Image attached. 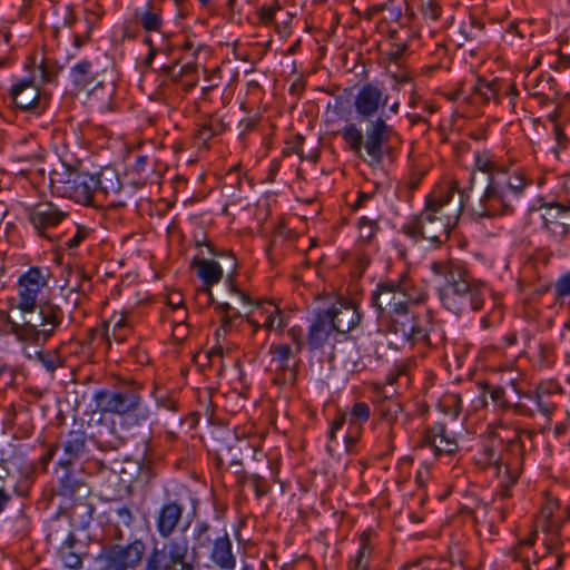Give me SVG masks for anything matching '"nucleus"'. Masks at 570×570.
Wrapping results in <instances>:
<instances>
[{"instance_id": "f257e3e1", "label": "nucleus", "mask_w": 570, "mask_h": 570, "mask_svg": "<svg viewBox=\"0 0 570 570\" xmlns=\"http://www.w3.org/2000/svg\"><path fill=\"white\" fill-rule=\"evenodd\" d=\"M387 102L389 95L383 88L371 82L363 85L354 98V108L358 119L367 121L365 131L354 122L346 124L340 131L353 153L364 149L371 166L381 165L385 156L392 155L391 141L399 137L383 110Z\"/></svg>"}, {"instance_id": "f03ea898", "label": "nucleus", "mask_w": 570, "mask_h": 570, "mask_svg": "<svg viewBox=\"0 0 570 570\" xmlns=\"http://www.w3.org/2000/svg\"><path fill=\"white\" fill-rule=\"evenodd\" d=\"M456 191L460 193L456 180L432 191L426 196L422 212L409 217L401 232L414 243L425 239L431 246L440 247L449 239L463 210L462 199L453 202Z\"/></svg>"}, {"instance_id": "7ed1b4c3", "label": "nucleus", "mask_w": 570, "mask_h": 570, "mask_svg": "<svg viewBox=\"0 0 570 570\" xmlns=\"http://www.w3.org/2000/svg\"><path fill=\"white\" fill-rule=\"evenodd\" d=\"M431 271L444 281L439 287V297L448 311L461 315L466 309L478 312L483 308L485 294L491 289L484 281L475 278L462 263L433 262Z\"/></svg>"}, {"instance_id": "20e7f679", "label": "nucleus", "mask_w": 570, "mask_h": 570, "mask_svg": "<svg viewBox=\"0 0 570 570\" xmlns=\"http://www.w3.org/2000/svg\"><path fill=\"white\" fill-rule=\"evenodd\" d=\"M529 185L519 173L491 176L479 200L471 206L473 215L479 218L512 215Z\"/></svg>"}, {"instance_id": "39448f33", "label": "nucleus", "mask_w": 570, "mask_h": 570, "mask_svg": "<svg viewBox=\"0 0 570 570\" xmlns=\"http://www.w3.org/2000/svg\"><path fill=\"white\" fill-rule=\"evenodd\" d=\"M65 321L63 308L48 298L40 301L30 312L23 313L22 323L9 321V327L18 341L45 345L63 327Z\"/></svg>"}, {"instance_id": "423d86ee", "label": "nucleus", "mask_w": 570, "mask_h": 570, "mask_svg": "<svg viewBox=\"0 0 570 570\" xmlns=\"http://www.w3.org/2000/svg\"><path fill=\"white\" fill-rule=\"evenodd\" d=\"M425 293L414 285L406 273L397 279H384L376 284L370 295V305L375 309L377 318L390 316L403 311L405 305L424 302Z\"/></svg>"}, {"instance_id": "0eeeda50", "label": "nucleus", "mask_w": 570, "mask_h": 570, "mask_svg": "<svg viewBox=\"0 0 570 570\" xmlns=\"http://www.w3.org/2000/svg\"><path fill=\"white\" fill-rule=\"evenodd\" d=\"M50 186L57 195L78 204L90 205L96 194L92 174L67 167L63 171L50 175Z\"/></svg>"}, {"instance_id": "6e6552de", "label": "nucleus", "mask_w": 570, "mask_h": 570, "mask_svg": "<svg viewBox=\"0 0 570 570\" xmlns=\"http://www.w3.org/2000/svg\"><path fill=\"white\" fill-rule=\"evenodd\" d=\"M195 560L189 553L185 538H169L160 548L155 547L144 566V570H195Z\"/></svg>"}, {"instance_id": "1a4fd4ad", "label": "nucleus", "mask_w": 570, "mask_h": 570, "mask_svg": "<svg viewBox=\"0 0 570 570\" xmlns=\"http://www.w3.org/2000/svg\"><path fill=\"white\" fill-rule=\"evenodd\" d=\"M146 552V543L135 539L127 544L114 543L101 549L97 557L99 570H135Z\"/></svg>"}, {"instance_id": "9d476101", "label": "nucleus", "mask_w": 570, "mask_h": 570, "mask_svg": "<svg viewBox=\"0 0 570 570\" xmlns=\"http://www.w3.org/2000/svg\"><path fill=\"white\" fill-rule=\"evenodd\" d=\"M140 392V385L132 382L114 390L96 391L92 400L100 412L120 416L144 401Z\"/></svg>"}, {"instance_id": "9b49d317", "label": "nucleus", "mask_w": 570, "mask_h": 570, "mask_svg": "<svg viewBox=\"0 0 570 570\" xmlns=\"http://www.w3.org/2000/svg\"><path fill=\"white\" fill-rule=\"evenodd\" d=\"M8 96L16 109L33 116H40L48 107V98L42 95L35 79L26 77L12 83Z\"/></svg>"}, {"instance_id": "f8f14e48", "label": "nucleus", "mask_w": 570, "mask_h": 570, "mask_svg": "<svg viewBox=\"0 0 570 570\" xmlns=\"http://www.w3.org/2000/svg\"><path fill=\"white\" fill-rule=\"evenodd\" d=\"M50 271L48 267L32 266L23 273L17 283L18 304L17 308L23 314L36 308L39 304L38 296L43 287L48 285Z\"/></svg>"}, {"instance_id": "ddd939ff", "label": "nucleus", "mask_w": 570, "mask_h": 570, "mask_svg": "<svg viewBox=\"0 0 570 570\" xmlns=\"http://www.w3.org/2000/svg\"><path fill=\"white\" fill-rule=\"evenodd\" d=\"M540 213L541 228L556 242L570 234V205L559 202H542L535 209Z\"/></svg>"}, {"instance_id": "4468645a", "label": "nucleus", "mask_w": 570, "mask_h": 570, "mask_svg": "<svg viewBox=\"0 0 570 570\" xmlns=\"http://www.w3.org/2000/svg\"><path fill=\"white\" fill-rule=\"evenodd\" d=\"M28 220L37 234L51 243L61 239V235L49 234V229L58 226L69 217V212L61 209L51 202H41L28 208Z\"/></svg>"}, {"instance_id": "2eb2a0df", "label": "nucleus", "mask_w": 570, "mask_h": 570, "mask_svg": "<svg viewBox=\"0 0 570 570\" xmlns=\"http://www.w3.org/2000/svg\"><path fill=\"white\" fill-rule=\"evenodd\" d=\"M328 313L332 326L335 330V341L342 342L348 338L357 341V336L351 334L361 323L362 313L355 306L337 302L324 309Z\"/></svg>"}, {"instance_id": "dca6fc26", "label": "nucleus", "mask_w": 570, "mask_h": 570, "mask_svg": "<svg viewBox=\"0 0 570 570\" xmlns=\"http://www.w3.org/2000/svg\"><path fill=\"white\" fill-rule=\"evenodd\" d=\"M422 444L430 449L435 458H452L460 451L456 439L448 432L446 425L442 422H435L424 430Z\"/></svg>"}, {"instance_id": "f3484780", "label": "nucleus", "mask_w": 570, "mask_h": 570, "mask_svg": "<svg viewBox=\"0 0 570 570\" xmlns=\"http://www.w3.org/2000/svg\"><path fill=\"white\" fill-rule=\"evenodd\" d=\"M86 433L82 430L70 431L60 442L59 445L49 450L46 460H51L58 448L62 449V455L58 461L60 468H71L86 450Z\"/></svg>"}, {"instance_id": "a211bd4d", "label": "nucleus", "mask_w": 570, "mask_h": 570, "mask_svg": "<svg viewBox=\"0 0 570 570\" xmlns=\"http://www.w3.org/2000/svg\"><path fill=\"white\" fill-rule=\"evenodd\" d=\"M185 507L177 500H166L155 513V528L163 539H169L177 530Z\"/></svg>"}, {"instance_id": "6ab92c4d", "label": "nucleus", "mask_w": 570, "mask_h": 570, "mask_svg": "<svg viewBox=\"0 0 570 570\" xmlns=\"http://www.w3.org/2000/svg\"><path fill=\"white\" fill-rule=\"evenodd\" d=\"M332 336L335 337V330L332 326L328 313L324 309H317L314 313L306 337L309 350H322Z\"/></svg>"}, {"instance_id": "aec40b11", "label": "nucleus", "mask_w": 570, "mask_h": 570, "mask_svg": "<svg viewBox=\"0 0 570 570\" xmlns=\"http://www.w3.org/2000/svg\"><path fill=\"white\" fill-rule=\"evenodd\" d=\"M370 416L371 407L366 402L354 403L350 412H338L330 424L327 434L328 442L326 445L327 452L333 453L334 449L332 444L337 440L336 433L346 424V421L364 424L368 421Z\"/></svg>"}, {"instance_id": "412c9836", "label": "nucleus", "mask_w": 570, "mask_h": 570, "mask_svg": "<svg viewBox=\"0 0 570 570\" xmlns=\"http://www.w3.org/2000/svg\"><path fill=\"white\" fill-rule=\"evenodd\" d=\"M209 561L220 570H235L236 556L233 552V542L226 529L215 535L214 544L209 548Z\"/></svg>"}, {"instance_id": "4be33fe9", "label": "nucleus", "mask_w": 570, "mask_h": 570, "mask_svg": "<svg viewBox=\"0 0 570 570\" xmlns=\"http://www.w3.org/2000/svg\"><path fill=\"white\" fill-rule=\"evenodd\" d=\"M92 439L98 449L102 451L118 450L128 441V433H124L119 424L115 421L99 422Z\"/></svg>"}, {"instance_id": "5701e85b", "label": "nucleus", "mask_w": 570, "mask_h": 570, "mask_svg": "<svg viewBox=\"0 0 570 570\" xmlns=\"http://www.w3.org/2000/svg\"><path fill=\"white\" fill-rule=\"evenodd\" d=\"M268 353L271 355V366L275 372L284 375L283 382L296 380L295 366L292 361L296 354L288 344H272Z\"/></svg>"}, {"instance_id": "b1692460", "label": "nucleus", "mask_w": 570, "mask_h": 570, "mask_svg": "<svg viewBox=\"0 0 570 570\" xmlns=\"http://www.w3.org/2000/svg\"><path fill=\"white\" fill-rule=\"evenodd\" d=\"M395 390L390 392L384 389L382 391L383 400L377 405L381 420L390 425L387 431V439L390 443L394 438L393 424L397 423L402 419H404V422L407 420V414L404 413L402 403L395 399H392Z\"/></svg>"}, {"instance_id": "393cba45", "label": "nucleus", "mask_w": 570, "mask_h": 570, "mask_svg": "<svg viewBox=\"0 0 570 570\" xmlns=\"http://www.w3.org/2000/svg\"><path fill=\"white\" fill-rule=\"evenodd\" d=\"M58 557L63 567L70 570L82 568L83 559L88 556V544L76 535L57 547Z\"/></svg>"}, {"instance_id": "a878e982", "label": "nucleus", "mask_w": 570, "mask_h": 570, "mask_svg": "<svg viewBox=\"0 0 570 570\" xmlns=\"http://www.w3.org/2000/svg\"><path fill=\"white\" fill-rule=\"evenodd\" d=\"M193 266L197 267V276L202 279L206 288L204 293L208 295L209 302H214L210 287L218 284L223 278V268L218 262L206 258L195 257Z\"/></svg>"}, {"instance_id": "bb28decb", "label": "nucleus", "mask_w": 570, "mask_h": 570, "mask_svg": "<svg viewBox=\"0 0 570 570\" xmlns=\"http://www.w3.org/2000/svg\"><path fill=\"white\" fill-rule=\"evenodd\" d=\"M71 518L68 513H58L47 524V541L58 547L75 537Z\"/></svg>"}, {"instance_id": "cd10ccee", "label": "nucleus", "mask_w": 570, "mask_h": 570, "mask_svg": "<svg viewBox=\"0 0 570 570\" xmlns=\"http://www.w3.org/2000/svg\"><path fill=\"white\" fill-rule=\"evenodd\" d=\"M112 328L109 331V324H105L102 331L99 328H90L88 331V344H91L98 335L104 336L108 342L112 338L117 343L126 341L127 335L130 333V325L124 314L114 315L110 320Z\"/></svg>"}, {"instance_id": "c85d7f7f", "label": "nucleus", "mask_w": 570, "mask_h": 570, "mask_svg": "<svg viewBox=\"0 0 570 570\" xmlns=\"http://www.w3.org/2000/svg\"><path fill=\"white\" fill-rule=\"evenodd\" d=\"M70 80L78 90H94L102 82L97 80L92 63L87 60H80L70 68Z\"/></svg>"}, {"instance_id": "c756f323", "label": "nucleus", "mask_w": 570, "mask_h": 570, "mask_svg": "<svg viewBox=\"0 0 570 570\" xmlns=\"http://www.w3.org/2000/svg\"><path fill=\"white\" fill-rule=\"evenodd\" d=\"M150 416L149 407L144 403H139L129 412L118 416V424L124 433H128V439L138 434V430L147 423Z\"/></svg>"}, {"instance_id": "7c9ffc66", "label": "nucleus", "mask_w": 570, "mask_h": 570, "mask_svg": "<svg viewBox=\"0 0 570 570\" xmlns=\"http://www.w3.org/2000/svg\"><path fill=\"white\" fill-rule=\"evenodd\" d=\"M548 119L553 126V135L557 142L553 151L558 155L559 150L566 148L569 141L570 111L563 107H557L556 110L548 116Z\"/></svg>"}, {"instance_id": "2f4dec72", "label": "nucleus", "mask_w": 570, "mask_h": 570, "mask_svg": "<svg viewBox=\"0 0 570 570\" xmlns=\"http://www.w3.org/2000/svg\"><path fill=\"white\" fill-rule=\"evenodd\" d=\"M62 474L58 478V493L70 499L85 497L89 489L87 484L77 478L71 468H61Z\"/></svg>"}, {"instance_id": "473e14b6", "label": "nucleus", "mask_w": 570, "mask_h": 570, "mask_svg": "<svg viewBox=\"0 0 570 570\" xmlns=\"http://www.w3.org/2000/svg\"><path fill=\"white\" fill-rule=\"evenodd\" d=\"M432 317L429 313L415 314L405 341L411 343H426L432 345L431 332L433 331Z\"/></svg>"}, {"instance_id": "72a5a7b5", "label": "nucleus", "mask_w": 570, "mask_h": 570, "mask_svg": "<svg viewBox=\"0 0 570 570\" xmlns=\"http://www.w3.org/2000/svg\"><path fill=\"white\" fill-rule=\"evenodd\" d=\"M77 279L75 287H63L61 292H67L65 297L67 299H72V304L75 307L79 306L82 302V298L87 297L88 294L92 291V282L91 276L83 268H76L72 273Z\"/></svg>"}, {"instance_id": "f704fd0d", "label": "nucleus", "mask_w": 570, "mask_h": 570, "mask_svg": "<svg viewBox=\"0 0 570 570\" xmlns=\"http://www.w3.org/2000/svg\"><path fill=\"white\" fill-rule=\"evenodd\" d=\"M471 95L474 99H479L483 104H489L491 100L500 102L502 96V81L493 79L491 81L479 77L471 89Z\"/></svg>"}, {"instance_id": "c9c22d12", "label": "nucleus", "mask_w": 570, "mask_h": 570, "mask_svg": "<svg viewBox=\"0 0 570 570\" xmlns=\"http://www.w3.org/2000/svg\"><path fill=\"white\" fill-rule=\"evenodd\" d=\"M135 17L146 32H163L161 10L156 0H149L145 9L136 11Z\"/></svg>"}, {"instance_id": "e433bc0d", "label": "nucleus", "mask_w": 570, "mask_h": 570, "mask_svg": "<svg viewBox=\"0 0 570 570\" xmlns=\"http://www.w3.org/2000/svg\"><path fill=\"white\" fill-rule=\"evenodd\" d=\"M372 530H365L360 537V548L354 557L348 561L350 570H368L373 553L371 543Z\"/></svg>"}, {"instance_id": "4c0bfd02", "label": "nucleus", "mask_w": 570, "mask_h": 570, "mask_svg": "<svg viewBox=\"0 0 570 570\" xmlns=\"http://www.w3.org/2000/svg\"><path fill=\"white\" fill-rule=\"evenodd\" d=\"M257 309L259 316L263 317V328L282 333L287 326V317L281 312L278 306L269 304L268 307L257 306Z\"/></svg>"}, {"instance_id": "58836bf2", "label": "nucleus", "mask_w": 570, "mask_h": 570, "mask_svg": "<svg viewBox=\"0 0 570 570\" xmlns=\"http://www.w3.org/2000/svg\"><path fill=\"white\" fill-rule=\"evenodd\" d=\"M96 185V193L109 195L111 193H119L121 183L117 173L111 168H102L98 173L92 174Z\"/></svg>"}, {"instance_id": "ea45409f", "label": "nucleus", "mask_w": 570, "mask_h": 570, "mask_svg": "<svg viewBox=\"0 0 570 570\" xmlns=\"http://www.w3.org/2000/svg\"><path fill=\"white\" fill-rule=\"evenodd\" d=\"M213 528L207 521H197L191 531L194 553L209 549L214 544Z\"/></svg>"}, {"instance_id": "a19ab883", "label": "nucleus", "mask_w": 570, "mask_h": 570, "mask_svg": "<svg viewBox=\"0 0 570 570\" xmlns=\"http://www.w3.org/2000/svg\"><path fill=\"white\" fill-rule=\"evenodd\" d=\"M411 305H405L403 311L395 312L392 315L387 316L389 318V331L395 334H400L403 338H405L409 327L413 322V318L416 313L411 312Z\"/></svg>"}, {"instance_id": "79ce46f5", "label": "nucleus", "mask_w": 570, "mask_h": 570, "mask_svg": "<svg viewBox=\"0 0 570 570\" xmlns=\"http://www.w3.org/2000/svg\"><path fill=\"white\" fill-rule=\"evenodd\" d=\"M216 309L220 317V327L216 330V336L226 335L232 330L234 321L240 317V312L229 303H217Z\"/></svg>"}, {"instance_id": "37998d69", "label": "nucleus", "mask_w": 570, "mask_h": 570, "mask_svg": "<svg viewBox=\"0 0 570 570\" xmlns=\"http://www.w3.org/2000/svg\"><path fill=\"white\" fill-rule=\"evenodd\" d=\"M554 299L570 309V271L563 273L553 284Z\"/></svg>"}, {"instance_id": "c03bdc74", "label": "nucleus", "mask_w": 570, "mask_h": 570, "mask_svg": "<svg viewBox=\"0 0 570 570\" xmlns=\"http://www.w3.org/2000/svg\"><path fill=\"white\" fill-rule=\"evenodd\" d=\"M153 396L159 409H164L174 413L179 410L178 399L174 392H169L163 387H155Z\"/></svg>"}, {"instance_id": "a18cd8bd", "label": "nucleus", "mask_w": 570, "mask_h": 570, "mask_svg": "<svg viewBox=\"0 0 570 570\" xmlns=\"http://www.w3.org/2000/svg\"><path fill=\"white\" fill-rule=\"evenodd\" d=\"M13 484L9 480V470L0 463V513L7 508L12 499Z\"/></svg>"}, {"instance_id": "49530a36", "label": "nucleus", "mask_w": 570, "mask_h": 570, "mask_svg": "<svg viewBox=\"0 0 570 570\" xmlns=\"http://www.w3.org/2000/svg\"><path fill=\"white\" fill-rule=\"evenodd\" d=\"M243 445L248 451L250 450L249 443L245 441H238L234 439L233 444H226L223 445L220 449L225 451L226 461L228 462L229 466H242V452H243Z\"/></svg>"}, {"instance_id": "de8ad7c7", "label": "nucleus", "mask_w": 570, "mask_h": 570, "mask_svg": "<svg viewBox=\"0 0 570 570\" xmlns=\"http://www.w3.org/2000/svg\"><path fill=\"white\" fill-rule=\"evenodd\" d=\"M149 442H150V439H146L142 441L144 452H142V458H141V462L139 463L138 474H137V479L144 483L150 482L151 479L155 476L153 462H151L150 458L148 456Z\"/></svg>"}, {"instance_id": "09e8293b", "label": "nucleus", "mask_w": 570, "mask_h": 570, "mask_svg": "<svg viewBox=\"0 0 570 570\" xmlns=\"http://www.w3.org/2000/svg\"><path fill=\"white\" fill-rule=\"evenodd\" d=\"M36 357L41 366L51 374L63 364L62 358L57 350L39 351L37 352Z\"/></svg>"}, {"instance_id": "8fccbe9b", "label": "nucleus", "mask_w": 570, "mask_h": 570, "mask_svg": "<svg viewBox=\"0 0 570 570\" xmlns=\"http://www.w3.org/2000/svg\"><path fill=\"white\" fill-rule=\"evenodd\" d=\"M440 410L452 419H458L462 411V399L459 394H449L439 403Z\"/></svg>"}, {"instance_id": "3c124183", "label": "nucleus", "mask_w": 570, "mask_h": 570, "mask_svg": "<svg viewBox=\"0 0 570 570\" xmlns=\"http://www.w3.org/2000/svg\"><path fill=\"white\" fill-rule=\"evenodd\" d=\"M474 165L479 171L487 175V179L493 175L508 174L507 171L499 170L495 163L485 153L475 155Z\"/></svg>"}, {"instance_id": "603ef678", "label": "nucleus", "mask_w": 570, "mask_h": 570, "mask_svg": "<svg viewBox=\"0 0 570 570\" xmlns=\"http://www.w3.org/2000/svg\"><path fill=\"white\" fill-rule=\"evenodd\" d=\"M73 227L75 233L71 237L65 240L61 238L59 240L62 243V247L68 250L77 249L90 234V228H88L87 226L73 224Z\"/></svg>"}, {"instance_id": "864d4df0", "label": "nucleus", "mask_w": 570, "mask_h": 570, "mask_svg": "<svg viewBox=\"0 0 570 570\" xmlns=\"http://www.w3.org/2000/svg\"><path fill=\"white\" fill-rule=\"evenodd\" d=\"M502 441L495 438L489 439L483 445V459L487 463L499 464L501 462L500 449Z\"/></svg>"}, {"instance_id": "5fc2aeb1", "label": "nucleus", "mask_w": 570, "mask_h": 570, "mask_svg": "<svg viewBox=\"0 0 570 570\" xmlns=\"http://www.w3.org/2000/svg\"><path fill=\"white\" fill-rule=\"evenodd\" d=\"M346 423L348 424V426L344 435V443L346 451L352 452L354 446L362 436L364 424L352 421H346Z\"/></svg>"}, {"instance_id": "6e6d98bb", "label": "nucleus", "mask_w": 570, "mask_h": 570, "mask_svg": "<svg viewBox=\"0 0 570 570\" xmlns=\"http://www.w3.org/2000/svg\"><path fill=\"white\" fill-rule=\"evenodd\" d=\"M360 238L364 242H370L379 229L377 223L365 216L358 219Z\"/></svg>"}, {"instance_id": "4d7b16f0", "label": "nucleus", "mask_w": 570, "mask_h": 570, "mask_svg": "<svg viewBox=\"0 0 570 570\" xmlns=\"http://www.w3.org/2000/svg\"><path fill=\"white\" fill-rule=\"evenodd\" d=\"M249 485L254 490L255 497L257 499L263 498L271 491V487L267 480L258 473L250 474Z\"/></svg>"}, {"instance_id": "13d9d810", "label": "nucleus", "mask_w": 570, "mask_h": 570, "mask_svg": "<svg viewBox=\"0 0 570 570\" xmlns=\"http://www.w3.org/2000/svg\"><path fill=\"white\" fill-rule=\"evenodd\" d=\"M525 396L535 402L539 412L546 417H550L556 410V405L551 402H546L540 392H535L533 395L527 394Z\"/></svg>"}, {"instance_id": "bf43d9fd", "label": "nucleus", "mask_w": 570, "mask_h": 570, "mask_svg": "<svg viewBox=\"0 0 570 570\" xmlns=\"http://www.w3.org/2000/svg\"><path fill=\"white\" fill-rule=\"evenodd\" d=\"M227 286L229 293L236 295L244 305H252V298L236 285V278L234 274L227 276Z\"/></svg>"}, {"instance_id": "052dcab7", "label": "nucleus", "mask_w": 570, "mask_h": 570, "mask_svg": "<svg viewBox=\"0 0 570 570\" xmlns=\"http://www.w3.org/2000/svg\"><path fill=\"white\" fill-rule=\"evenodd\" d=\"M422 14L432 21H436L441 16L440 6L433 0H428L421 4Z\"/></svg>"}, {"instance_id": "680f3d73", "label": "nucleus", "mask_w": 570, "mask_h": 570, "mask_svg": "<svg viewBox=\"0 0 570 570\" xmlns=\"http://www.w3.org/2000/svg\"><path fill=\"white\" fill-rule=\"evenodd\" d=\"M115 514L118 518V521L125 527H131L135 521V515L127 505L116 508Z\"/></svg>"}, {"instance_id": "e2e57ef3", "label": "nucleus", "mask_w": 570, "mask_h": 570, "mask_svg": "<svg viewBox=\"0 0 570 570\" xmlns=\"http://www.w3.org/2000/svg\"><path fill=\"white\" fill-rule=\"evenodd\" d=\"M212 132L216 136L220 135L225 130L224 119L217 115H212L205 119Z\"/></svg>"}, {"instance_id": "0e129e2a", "label": "nucleus", "mask_w": 570, "mask_h": 570, "mask_svg": "<svg viewBox=\"0 0 570 570\" xmlns=\"http://www.w3.org/2000/svg\"><path fill=\"white\" fill-rule=\"evenodd\" d=\"M216 135L214 132H212V130L209 129V126L204 120L202 124H199L198 130L195 135V139L199 144H206L209 139H212Z\"/></svg>"}, {"instance_id": "69168bd1", "label": "nucleus", "mask_w": 570, "mask_h": 570, "mask_svg": "<svg viewBox=\"0 0 570 570\" xmlns=\"http://www.w3.org/2000/svg\"><path fill=\"white\" fill-rule=\"evenodd\" d=\"M287 335L295 343V352L296 354L302 352L304 341H303V331L301 327H292L288 330Z\"/></svg>"}, {"instance_id": "338daca9", "label": "nucleus", "mask_w": 570, "mask_h": 570, "mask_svg": "<svg viewBox=\"0 0 570 570\" xmlns=\"http://www.w3.org/2000/svg\"><path fill=\"white\" fill-rule=\"evenodd\" d=\"M189 335V325L187 323H173V337L183 342Z\"/></svg>"}, {"instance_id": "774afa93", "label": "nucleus", "mask_w": 570, "mask_h": 570, "mask_svg": "<svg viewBox=\"0 0 570 570\" xmlns=\"http://www.w3.org/2000/svg\"><path fill=\"white\" fill-rule=\"evenodd\" d=\"M276 8H272V7H263L259 9L258 11V16H259V19L262 22L264 23H269L274 20L275 18V13H276Z\"/></svg>"}]
</instances>
